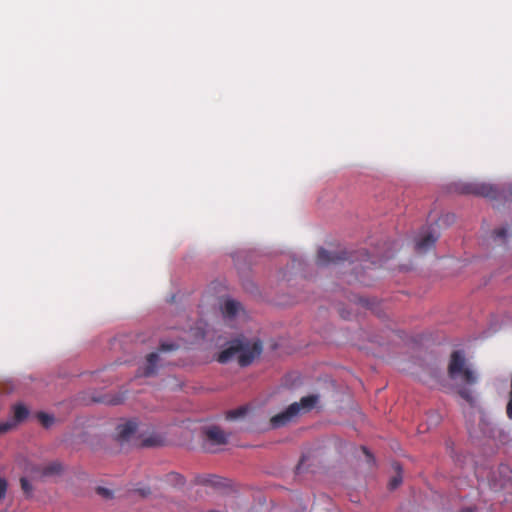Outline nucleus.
<instances>
[{"label":"nucleus","instance_id":"33","mask_svg":"<svg viewBox=\"0 0 512 512\" xmlns=\"http://www.w3.org/2000/svg\"><path fill=\"white\" fill-rule=\"evenodd\" d=\"M500 486H501V488H505L507 486V484L506 483H501Z\"/></svg>","mask_w":512,"mask_h":512},{"label":"nucleus","instance_id":"3","mask_svg":"<svg viewBox=\"0 0 512 512\" xmlns=\"http://www.w3.org/2000/svg\"><path fill=\"white\" fill-rule=\"evenodd\" d=\"M238 347H240V349L237 354V360L241 367L250 365L262 352V343L260 340L249 342L238 339Z\"/></svg>","mask_w":512,"mask_h":512},{"label":"nucleus","instance_id":"1","mask_svg":"<svg viewBox=\"0 0 512 512\" xmlns=\"http://www.w3.org/2000/svg\"><path fill=\"white\" fill-rule=\"evenodd\" d=\"M318 401L315 395L302 397L299 402H294L289 405L284 411L274 415L270 419V424L273 428H280L293 422L301 410L308 411L312 409Z\"/></svg>","mask_w":512,"mask_h":512},{"label":"nucleus","instance_id":"29","mask_svg":"<svg viewBox=\"0 0 512 512\" xmlns=\"http://www.w3.org/2000/svg\"><path fill=\"white\" fill-rule=\"evenodd\" d=\"M361 449L364 452V454L366 455V457L368 458V461H372L373 460V456L369 452V450L366 447H364V446Z\"/></svg>","mask_w":512,"mask_h":512},{"label":"nucleus","instance_id":"28","mask_svg":"<svg viewBox=\"0 0 512 512\" xmlns=\"http://www.w3.org/2000/svg\"><path fill=\"white\" fill-rule=\"evenodd\" d=\"M458 512H477L476 506H468L460 509Z\"/></svg>","mask_w":512,"mask_h":512},{"label":"nucleus","instance_id":"5","mask_svg":"<svg viewBox=\"0 0 512 512\" xmlns=\"http://www.w3.org/2000/svg\"><path fill=\"white\" fill-rule=\"evenodd\" d=\"M179 348V345L175 343H161L160 347L158 349V352H152L147 355L146 357V366L144 368V376H152L156 373L157 370V363L160 360L159 353H165L170 351H175Z\"/></svg>","mask_w":512,"mask_h":512},{"label":"nucleus","instance_id":"20","mask_svg":"<svg viewBox=\"0 0 512 512\" xmlns=\"http://www.w3.org/2000/svg\"><path fill=\"white\" fill-rule=\"evenodd\" d=\"M167 481L171 483H175L176 485H183L184 478L178 473H170L167 475Z\"/></svg>","mask_w":512,"mask_h":512},{"label":"nucleus","instance_id":"2","mask_svg":"<svg viewBox=\"0 0 512 512\" xmlns=\"http://www.w3.org/2000/svg\"><path fill=\"white\" fill-rule=\"evenodd\" d=\"M448 375L451 379H460L468 385H473L477 382V376L474 371L466 366V359L461 351H454L451 354Z\"/></svg>","mask_w":512,"mask_h":512},{"label":"nucleus","instance_id":"23","mask_svg":"<svg viewBox=\"0 0 512 512\" xmlns=\"http://www.w3.org/2000/svg\"><path fill=\"white\" fill-rule=\"evenodd\" d=\"M20 484H21V488H22V490L24 491V493H26V494H30V493L32 492V489H33V488H32V485H31V483L28 481V479H27V478L22 477V478L20 479Z\"/></svg>","mask_w":512,"mask_h":512},{"label":"nucleus","instance_id":"21","mask_svg":"<svg viewBox=\"0 0 512 512\" xmlns=\"http://www.w3.org/2000/svg\"><path fill=\"white\" fill-rule=\"evenodd\" d=\"M359 255L365 259H361V262H363L364 264H360V268L361 270H364V269H367L369 268V265L368 264H372L374 265L375 262L374 261H370L369 259V254L365 251H362V252H359Z\"/></svg>","mask_w":512,"mask_h":512},{"label":"nucleus","instance_id":"16","mask_svg":"<svg viewBox=\"0 0 512 512\" xmlns=\"http://www.w3.org/2000/svg\"><path fill=\"white\" fill-rule=\"evenodd\" d=\"M247 410L248 409L246 406H241L236 409L229 410L226 413V419L227 420H235V419L241 418V417L245 416V414L247 413Z\"/></svg>","mask_w":512,"mask_h":512},{"label":"nucleus","instance_id":"22","mask_svg":"<svg viewBox=\"0 0 512 512\" xmlns=\"http://www.w3.org/2000/svg\"><path fill=\"white\" fill-rule=\"evenodd\" d=\"M350 301L367 308H371L372 305L371 301L364 297L354 296Z\"/></svg>","mask_w":512,"mask_h":512},{"label":"nucleus","instance_id":"24","mask_svg":"<svg viewBox=\"0 0 512 512\" xmlns=\"http://www.w3.org/2000/svg\"><path fill=\"white\" fill-rule=\"evenodd\" d=\"M7 488H8L7 480L3 477H0V501L5 498Z\"/></svg>","mask_w":512,"mask_h":512},{"label":"nucleus","instance_id":"19","mask_svg":"<svg viewBox=\"0 0 512 512\" xmlns=\"http://www.w3.org/2000/svg\"><path fill=\"white\" fill-rule=\"evenodd\" d=\"M458 394L463 398L465 401H467L470 404L474 403V397L472 395V392L467 388H460L458 390Z\"/></svg>","mask_w":512,"mask_h":512},{"label":"nucleus","instance_id":"18","mask_svg":"<svg viewBox=\"0 0 512 512\" xmlns=\"http://www.w3.org/2000/svg\"><path fill=\"white\" fill-rule=\"evenodd\" d=\"M395 469L398 471V474L396 476H394L390 482H389V488L391 490L393 489H396L400 483L402 482V476H401V473H400V465L399 464H396L395 465Z\"/></svg>","mask_w":512,"mask_h":512},{"label":"nucleus","instance_id":"26","mask_svg":"<svg viewBox=\"0 0 512 512\" xmlns=\"http://www.w3.org/2000/svg\"><path fill=\"white\" fill-rule=\"evenodd\" d=\"M359 269V266H355L353 267V271L355 272V279L360 282L361 284H364V285H368V283L362 278V276L360 275V272L358 271Z\"/></svg>","mask_w":512,"mask_h":512},{"label":"nucleus","instance_id":"13","mask_svg":"<svg viewBox=\"0 0 512 512\" xmlns=\"http://www.w3.org/2000/svg\"><path fill=\"white\" fill-rule=\"evenodd\" d=\"M165 443V437L159 433H152L141 440L140 445L143 447H158Z\"/></svg>","mask_w":512,"mask_h":512},{"label":"nucleus","instance_id":"17","mask_svg":"<svg viewBox=\"0 0 512 512\" xmlns=\"http://www.w3.org/2000/svg\"><path fill=\"white\" fill-rule=\"evenodd\" d=\"M37 418L45 428L50 427L54 422V417L45 412H39Z\"/></svg>","mask_w":512,"mask_h":512},{"label":"nucleus","instance_id":"7","mask_svg":"<svg viewBox=\"0 0 512 512\" xmlns=\"http://www.w3.org/2000/svg\"><path fill=\"white\" fill-rule=\"evenodd\" d=\"M29 415V410L23 404L14 406L13 419L0 423V435L14 429L18 423L23 422Z\"/></svg>","mask_w":512,"mask_h":512},{"label":"nucleus","instance_id":"32","mask_svg":"<svg viewBox=\"0 0 512 512\" xmlns=\"http://www.w3.org/2000/svg\"><path fill=\"white\" fill-rule=\"evenodd\" d=\"M341 317L344 319H348L349 316L344 314V311H340Z\"/></svg>","mask_w":512,"mask_h":512},{"label":"nucleus","instance_id":"30","mask_svg":"<svg viewBox=\"0 0 512 512\" xmlns=\"http://www.w3.org/2000/svg\"><path fill=\"white\" fill-rule=\"evenodd\" d=\"M138 492H139V493H140V495H141V496H143V497H146L147 495H149V494H150V490H149V489H146V488H144V489H139V490H138Z\"/></svg>","mask_w":512,"mask_h":512},{"label":"nucleus","instance_id":"4","mask_svg":"<svg viewBox=\"0 0 512 512\" xmlns=\"http://www.w3.org/2000/svg\"><path fill=\"white\" fill-rule=\"evenodd\" d=\"M354 259L358 260V257H354L351 253L342 251L340 253H332L324 248H320L317 252V264L320 266H327L330 264H338L340 262L348 261L349 265L354 262Z\"/></svg>","mask_w":512,"mask_h":512},{"label":"nucleus","instance_id":"10","mask_svg":"<svg viewBox=\"0 0 512 512\" xmlns=\"http://www.w3.org/2000/svg\"><path fill=\"white\" fill-rule=\"evenodd\" d=\"M437 239L438 235L432 231H429L416 242L415 249L420 253L426 252L434 246Z\"/></svg>","mask_w":512,"mask_h":512},{"label":"nucleus","instance_id":"9","mask_svg":"<svg viewBox=\"0 0 512 512\" xmlns=\"http://www.w3.org/2000/svg\"><path fill=\"white\" fill-rule=\"evenodd\" d=\"M204 434L206 439L213 445H225L229 438V434L216 425L205 428Z\"/></svg>","mask_w":512,"mask_h":512},{"label":"nucleus","instance_id":"6","mask_svg":"<svg viewBox=\"0 0 512 512\" xmlns=\"http://www.w3.org/2000/svg\"><path fill=\"white\" fill-rule=\"evenodd\" d=\"M464 192L489 199H498L500 196V192L497 187L486 183L469 184L464 188Z\"/></svg>","mask_w":512,"mask_h":512},{"label":"nucleus","instance_id":"25","mask_svg":"<svg viewBox=\"0 0 512 512\" xmlns=\"http://www.w3.org/2000/svg\"><path fill=\"white\" fill-rule=\"evenodd\" d=\"M97 493L105 498L112 497V491L104 487H98Z\"/></svg>","mask_w":512,"mask_h":512},{"label":"nucleus","instance_id":"34","mask_svg":"<svg viewBox=\"0 0 512 512\" xmlns=\"http://www.w3.org/2000/svg\"><path fill=\"white\" fill-rule=\"evenodd\" d=\"M111 403L117 404V403H119V401L118 400L117 401H111Z\"/></svg>","mask_w":512,"mask_h":512},{"label":"nucleus","instance_id":"12","mask_svg":"<svg viewBox=\"0 0 512 512\" xmlns=\"http://www.w3.org/2000/svg\"><path fill=\"white\" fill-rule=\"evenodd\" d=\"M62 470V464L58 461H53L37 468V471L43 477L59 475L62 472Z\"/></svg>","mask_w":512,"mask_h":512},{"label":"nucleus","instance_id":"31","mask_svg":"<svg viewBox=\"0 0 512 512\" xmlns=\"http://www.w3.org/2000/svg\"><path fill=\"white\" fill-rule=\"evenodd\" d=\"M506 472H508V467H506V466L500 467V473H506Z\"/></svg>","mask_w":512,"mask_h":512},{"label":"nucleus","instance_id":"11","mask_svg":"<svg viewBox=\"0 0 512 512\" xmlns=\"http://www.w3.org/2000/svg\"><path fill=\"white\" fill-rule=\"evenodd\" d=\"M239 349L240 347H238V339L233 340L228 348L219 353L217 361L221 364L228 363L233 358L237 357Z\"/></svg>","mask_w":512,"mask_h":512},{"label":"nucleus","instance_id":"27","mask_svg":"<svg viewBox=\"0 0 512 512\" xmlns=\"http://www.w3.org/2000/svg\"><path fill=\"white\" fill-rule=\"evenodd\" d=\"M494 235L497 237V238H505L506 235H507V230L506 228H499V229H496L494 231Z\"/></svg>","mask_w":512,"mask_h":512},{"label":"nucleus","instance_id":"8","mask_svg":"<svg viewBox=\"0 0 512 512\" xmlns=\"http://www.w3.org/2000/svg\"><path fill=\"white\" fill-rule=\"evenodd\" d=\"M137 431V423L134 420H128L116 427V440L120 443L128 442Z\"/></svg>","mask_w":512,"mask_h":512},{"label":"nucleus","instance_id":"14","mask_svg":"<svg viewBox=\"0 0 512 512\" xmlns=\"http://www.w3.org/2000/svg\"><path fill=\"white\" fill-rule=\"evenodd\" d=\"M241 305L239 302L227 299L222 306V313L227 318H233L240 310Z\"/></svg>","mask_w":512,"mask_h":512},{"label":"nucleus","instance_id":"15","mask_svg":"<svg viewBox=\"0 0 512 512\" xmlns=\"http://www.w3.org/2000/svg\"><path fill=\"white\" fill-rule=\"evenodd\" d=\"M198 482L204 485H210L213 487L222 486V479L216 475H208L198 478Z\"/></svg>","mask_w":512,"mask_h":512}]
</instances>
